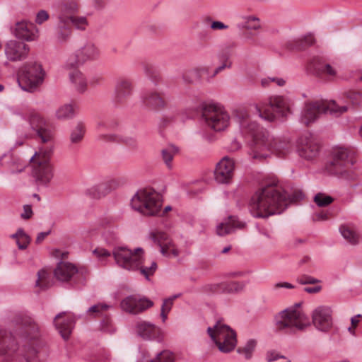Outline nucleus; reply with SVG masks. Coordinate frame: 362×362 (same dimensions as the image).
<instances>
[{
	"mask_svg": "<svg viewBox=\"0 0 362 362\" xmlns=\"http://www.w3.org/2000/svg\"><path fill=\"white\" fill-rule=\"evenodd\" d=\"M35 354L33 348L21 346L13 333L0 330V355L4 356L2 362H29V356Z\"/></svg>",
	"mask_w": 362,
	"mask_h": 362,
	"instance_id": "nucleus-5",
	"label": "nucleus"
},
{
	"mask_svg": "<svg viewBox=\"0 0 362 362\" xmlns=\"http://www.w3.org/2000/svg\"><path fill=\"white\" fill-rule=\"evenodd\" d=\"M49 274L45 269H41L37 272V279L35 286L42 289H47L51 286Z\"/></svg>",
	"mask_w": 362,
	"mask_h": 362,
	"instance_id": "nucleus-47",
	"label": "nucleus"
},
{
	"mask_svg": "<svg viewBox=\"0 0 362 362\" xmlns=\"http://www.w3.org/2000/svg\"><path fill=\"white\" fill-rule=\"evenodd\" d=\"M113 179L107 177L88 190V194L93 199H101L106 197L112 191Z\"/></svg>",
	"mask_w": 362,
	"mask_h": 362,
	"instance_id": "nucleus-33",
	"label": "nucleus"
},
{
	"mask_svg": "<svg viewBox=\"0 0 362 362\" xmlns=\"http://www.w3.org/2000/svg\"><path fill=\"white\" fill-rule=\"evenodd\" d=\"M312 322L317 330L327 332L333 325L332 308L327 305L317 306L312 313Z\"/></svg>",
	"mask_w": 362,
	"mask_h": 362,
	"instance_id": "nucleus-19",
	"label": "nucleus"
},
{
	"mask_svg": "<svg viewBox=\"0 0 362 362\" xmlns=\"http://www.w3.org/2000/svg\"><path fill=\"white\" fill-rule=\"evenodd\" d=\"M348 110V106L341 104L340 101L317 99L308 102L303 107L299 121L308 126L315 122L322 115L330 114L339 117Z\"/></svg>",
	"mask_w": 362,
	"mask_h": 362,
	"instance_id": "nucleus-3",
	"label": "nucleus"
},
{
	"mask_svg": "<svg viewBox=\"0 0 362 362\" xmlns=\"http://www.w3.org/2000/svg\"><path fill=\"white\" fill-rule=\"evenodd\" d=\"M275 323L277 329L288 333L303 330L310 325L300 303H296L279 313L275 317Z\"/></svg>",
	"mask_w": 362,
	"mask_h": 362,
	"instance_id": "nucleus-6",
	"label": "nucleus"
},
{
	"mask_svg": "<svg viewBox=\"0 0 362 362\" xmlns=\"http://www.w3.org/2000/svg\"><path fill=\"white\" fill-rule=\"evenodd\" d=\"M33 210L30 205H24L23 212L21 214L23 219H29L33 215Z\"/></svg>",
	"mask_w": 362,
	"mask_h": 362,
	"instance_id": "nucleus-61",
	"label": "nucleus"
},
{
	"mask_svg": "<svg viewBox=\"0 0 362 362\" xmlns=\"http://www.w3.org/2000/svg\"><path fill=\"white\" fill-rule=\"evenodd\" d=\"M95 140L103 148H107L112 144L113 142V134L110 124H107L105 121H100L98 123Z\"/></svg>",
	"mask_w": 362,
	"mask_h": 362,
	"instance_id": "nucleus-29",
	"label": "nucleus"
},
{
	"mask_svg": "<svg viewBox=\"0 0 362 362\" xmlns=\"http://www.w3.org/2000/svg\"><path fill=\"white\" fill-rule=\"evenodd\" d=\"M238 26L240 28L256 30H258L261 25L259 18L255 16H248L245 18V21L243 24H238Z\"/></svg>",
	"mask_w": 362,
	"mask_h": 362,
	"instance_id": "nucleus-49",
	"label": "nucleus"
},
{
	"mask_svg": "<svg viewBox=\"0 0 362 362\" xmlns=\"http://www.w3.org/2000/svg\"><path fill=\"white\" fill-rule=\"evenodd\" d=\"M86 126L83 122H78L69 133V143L71 146H78L83 140L86 134Z\"/></svg>",
	"mask_w": 362,
	"mask_h": 362,
	"instance_id": "nucleus-38",
	"label": "nucleus"
},
{
	"mask_svg": "<svg viewBox=\"0 0 362 362\" xmlns=\"http://www.w3.org/2000/svg\"><path fill=\"white\" fill-rule=\"evenodd\" d=\"M333 198L323 193H317L314 197V202L320 207L326 206L333 202Z\"/></svg>",
	"mask_w": 362,
	"mask_h": 362,
	"instance_id": "nucleus-51",
	"label": "nucleus"
},
{
	"mask_svg": "<svg viewBox=\"0 0 362 362\" xmlns=\"http://www.w3.org/2000/svg\"><path fill=\"white\" fill-rule=\"evenodd\" d=\"M173 304L171 300L164 299L160 308V312L169 313L172 309Z\"/></svg>",
	"mask_w": 362,
	"mask_h": 362,
	"instance_id": "nucleus-62",
	"label": "nucleus"
},
{
	"mask_svg": "<svg viewBox=\"0 0 362 362\" xmlns=\"http://www.w3.org/2000/svg\"><path fill=\"white\" fill-rule=\"evenodd\" d=\"M253 107L259 117L267 122H273L276 115L285 117L290 111L288 100L279 95L269 98L268 102H262L259 105L254 104Z\"/></svg>",
	"mask_w": 362,
	"mask_h": 362,
	"instance_id": "nucleus-10",
	"label": "nucleus"
},
{
	"mask_svg": "<svg viewBox=\"0 0 362 362\" xmlns=\"http://www.w3.org/2000/svg\"><path fill=\"white\" fill-rule=\"evenodd\" d=\"M284 358V356L274 350L268 351L265 355V359L267 362H273Z\"/></svg>",
	"mask_w": 362,
	"mask_h": 362,
	"instance_id": "nucleus-56",
	"label": "nucleus"
},
{
	"mask_svg": "<svg viewBox=\"0 0 362 362\" xmlns=\"http://www.w3.org/2000/svg\"><path fill=\"white\" fill-rule=\"evenodd\" d=\"M93 253L95 255L100 259L110 256V252L104 248H95Z\"/></svg>",
	"mask_w": 362,
	"mask_h": 362,
	"instance_id": "nucleus-60",
	"label": "nucleus"
},
{
	"mask_svg": "<svg viewBox=\"0 0 362 362\" xmlns=\"http://www.w3.org/2000/svg\"><path fill=\"white\" fill-rule=\"evenodd\" d=\"M132 208L142 215L158 216L161 214V197L151 188L141 189L131 199Z\"/></svg>",
	"mask_w": 362,
	"mask_h": 362,
	"instance_id": "nucleus-7",
	"label": "nucleus"
},
{
	"mask_svg": "<svg viewBox=\"0 0 362 362\" xmlns=\"http://www.w3.org/2000/svg\"><path fill=\"white\" fill-rule=\"evenodd\" d=\"M206 68H197L188 71L183 75V79L187 83H193L199 79L200 75L206 73Z\"/></svg>",
	"mask_w": 362,
	"mask_h": 362,
	"instance_id": "nucleus-48",
	"label": "nucleus"
},
{
	"mask_svg": "<svg viewBox=\"0 0 362 362\" xmlns=\"http://www.w3.org/2000/svg\"><path fill=\"white\" fill-rule=\"evenodd\" d=\"M21 235H23V239H24V241L25 240L26 243L30 242L31 239L30 236L27 235L22 228H19L16 233L12 234L11 238L16 239L17 241Z\"/></svg>",
	"mask_w": 362,
	"mask_h": 362,
	"instance_id": "nucleus-58",
	"label": "nucleus"
},
{
	"mask_svg": "<svg viewBox=\"0 0 362 362\" xmlns=\"http://www.w3.org/2000/svg\"><path fill=\"white\" fill-rule=\"evenodd\" d=\"M236 47L237 44L235 42H228L221 46L217 54V59L220 62V65L214 69L209 79L215 77L224 69L232 67L233 62L231 57L234 55Z\"/></svg>",
	"mask_w": 362,
	"mask_h": 362,
	"instance_id": "nucleus-24",
	"label": "nucleus"
},
{
	"mask_svg": "<svg viewBox=\"0 0 362 362\" xmlns=\"http://www.w3.org/2000/svg\"><path fill=\"white\" fill-rule=\"evenodd\" d=\"M136 362H155V358H151L149 351L144 349L140 348L136 358Z\"/></svg>",
	"mask_w": 362,
	"mask_h": 362,
	"instance_id": "nucleus-54",
	"label": "nucleus"
},
{
	"mask_svg": "<svg viewBox=\"0 0 362 362\" xmlns=\"http://www.w3.org/2000/svg\"><path fill=\"white\" fill-rule=\"evenodd\" d=\"M141 253H144L141 247L132 250L124 246L115 245V263L122 269L134 272L139 265L137 259Z\"/></svg>",
	"mask_w": 362,
	"mask_h": 362,
	"instance_id": "nucleus-14",
	"label": "nucleus"
},
{
	"mask_svg": "<svg viewBox=\"0 0 362 362\" xmlns=\"http://www.w3.org/2000/svg\"><path fill=\"white\" fill-rule=\"evenodd\" d=\"M164 92L160 88L147 89L141 93V101L142 104L153 110H158L165 107L166 101L163 96Z\"/></svg>",
	"mask_w": 362,
	"mask_h": 362,
	"instance_id": "nucleus-22",
	"label": "nucleus"
},
{
	"mask_svg": "<svg viewBox=\"0 0 362 362\" xmlns=\"http://www.w3.org/2000/svg\"><path fill=\"white\" fill-rule=\"evenodd\" d=\"M228 26L221 21H214L211 24V28L213 30H225Z\"/></svg>",
	"mask_w": 362,
	"mask_h": 362,
	"instance_id": "nucleus-64",
	"label": "nucleus"
},
{
	"mask_svg": "<svg viewBox=\"0 0 362 362\" xmlns=\"http://www.w3.org/2000/svg\"><path fill=\"white\" fill-rule=\"evenodd\" d=\"M33 176L38 187H47L54 177V168L49 160H37L33 168Z\"/></svg>",
	"mask_w": 362,
	"mask_h": 362,
	"instance_id": "nucleus-20",
	"label": "nucleus"
},
{
	"mask_svg": "<svg viewBox=\"0 0 362 362\" xmlns=\"http://www.w3.org/2000/svg\"><path fill=\"white\" fill-rule=\"evenodd\" d=\"M71 81L74 83L76 90L80 93L86 91L87 88V81L83 74L78 70L74 69L69 73Z\"/></svg>",
	"mask_w": 362,
	"mask_h": 362,
	"instance_id": "nucleus-44",
	"label": "nucleus"
},
{
	"mask_svg": "<svg viewBox=\"0 0 362 362\" xmlns=\"http://www.w3.org/2000/svg\"><path fill=\"white\" fill-rule=\"evenodd\" d=\"M72 26L74 25L71 21L58 19L57 35L59 40L64 42L69 38L71 35Z\"/></svg>",
	"mask_w": 362,
	"mask_h": 362,
	"instance_id": "nucleus-40",
	"label": "nucleus"
},
{
	"mask_svg": "<svg viewBox=\"0 0 362 362\" xmlns=\"http://www.w3.org/2000/svg\"><path fill=\"white\" fill-rule=\"evenodd\" d=\"M54 276L62 282L70 281L71 284H83L84 278L76 267L69 262H60L54 271Z\"/></svg>",
	"mask_w": 362,
	"mask_h": 362,
	"instance_id": "nucleus-18",
	"label": "nucleus"
},
{
	"mask_svg": "<svg viewBox=\"0 0 362 362\" xmlns=\"http://www.w3.org/2000/svg\"><path fill=\"white\" fill-rule=\"evenodd\" d=\"M79 6L75 0H64L59 6L58 19L71 21L72 25L78 30H84L88 25L87 19L78 16Z\"/></svg>",
	"mask_w": 362,
	"mask_h": 362,
	"instance_id": "nucleus-12",
	"label": "nucleus"
},
{
	"mask_svg": "<svg viewBox=\"0 0 362 362\" xmlns=\"http://www.w3.org/2000/svg\"><path fill=\"white\" fill-rule=\"evenodd\" d=\"M178 152V148L175 146H169L161 151L162 159L166 167L171 170L173 167V160Z\"/></svg>",
	"mask_w": 362,
	"mask_h": 362,
	"instance_id": "nucleus-45",
	"label": "nucleus"
},
{
	"mask_svg": "<svg viewBox=\"0 0 362 362\" xmlns=\"http://www.w3.org/2000/svg\"><path fill=\"white\" fill-rule=\"evenodd\" d=\"M245 223L239 221L235 216H230L228 219L218 223L216 230L217 235L223 236L235 231L237 228H242Z\"/></svg>",
	"mask_w": 362,
	"mask_h": 362,
	"instance_id": "nucleus-35",
	"label": "nucleus"
},
{
	"mask_svg": "<svg viewBox=\"0 0 362 362\" xmlns=\"http://www.w3.org/2000/svg\"><path fill=\"white\" fill-rule=\"evenodd\" d=\"M154 305L153 300L146 296L132 294L125 297L120 302V308L126 313L137 315L144 313Z\"/></svg>",
	"mask_w": 362,
	"mask_h": 362,
	"instance_id": "nucleus-15",
	"label": "nucleus"
},
{
	"mask_svg": "<svg viewBox=\"0 0 362 362\" xmlns=\"http://www.w3.org/2000/svg\"><path fill=\"white\" fill-rule=\"evenodd\" d=\"M28 119L31 129L37 133L42 143L49 142L52 139V132L45 120L34 110L28 112Z\"/></svg>",
	"mask_w": 362,
	"mask_h": 362,
	"instance_id": "nucleus-23",
	"label": "nucleus"
},
{
	"mask_svg": "<svg viewBox=\"0 0 362 362\" xmlns=\"http://www.w3.org/2000/svg\"><path fill=\"white\" fill-rule=\"evenodd\" d=\"M307 69L314 76L327 80L338 76L339 66L337 63L329 62L320 57H314L307 65Z\"/></svg>",
	"mask_w": 362,
	"mask_h": 362,
	"instance_id": "nucleus-13",
	"label": "nucleus"
},
{
	"mask_svg": "<svg viewBox=\"0 0 362 362\" xmlns=\"http://www.w3.org/2000/svg\"><path fill=\"white\" fill-rule=\"evenodd\" d=\"M55 115L61 120L72 119L75 116L74 107L71 104H64L56 110Z\"/></svg>",
	"mask_w": 362,
	"mask_h": 362,
	"instance_id": "nucleus-46",
	"label": "nucleus"
},
{
	"mask_svg": "<svg viewBox=\"0 0 362 362\" xmlns=\"http://www.w3.org/2000/svg\"><path fill=\"white\" fill-rule=\"evenodd\" d=\"M100 329L102 332L111 334L113 330L112 317L106 314L102 317Z\"/></svg>",
	"mask_w": 362,
	"mask_h": 362,
	"instance_id": "nucleus-52",
	"label": "nucleus"
},
{
	"mask_svg": "<svg viewBox=\"0 0 362 362\" xmlns=\"http://www.w3.org/2000/svg\"><path fill=\"white\" fill-rule=\"evenodd\" d=\"M64 314L65 313L63 312L57 315L54 319L53 323L63 339H68L74 327V320L69 317L60 321Z\"/></svg>",
	"mask_w": 362,
	"mask_h": 362,
	"instance_id": "nucleus-32",
	"label": "nucleus"
},
{
	"mask_svg": "<svg viewBox=\"0 0 362 362\" xmlns=\"http://www.w3.org/2000/svg\"><path fill=\"white\" fill-rule=\"evenodd\" d=\"M297 281L301 285L318 284L321 281L308 274H303L297 278Z\"/></svg>",
	"mask_w": 362,
	"mask_h": 362,
	"instance_id": "nucleus-53",
	"label": "nucleus"
},
{
	"mask_svg": "<svg viewBox=\"0 0 362 362\" xmlns=\"http://www.w3.org/2000/svg\"><path fill=\"white\" fill-rule=\"evenodd\" d=\"M339 230L344 239L351 245H356L358 243L359 235L354 226L349 223L342 224Z\"/></svg>",
	"mask_w": 362,
	"mask_h": 362,
	"instance_id": "nucleus-39",
	"label": "nucleus"
},
{
	"mask_svg": "<svg viewBox=\"0 0 362 362\" xmlns=\"http://www.w3.org/2000/svg\"><path fill=\"white\" fill-rule=\"evenodd\" d=\"M0 164L7 168L11 173H21L25 168L21 159L13 153H6L0 157Z\"/></svg>",
	"mask_w": 362,
	"mask_h": 362,
	"instance_id": "nucleus-31",
	"label": "nucleus"
},
{
	"mask_svg": "<svg viewBox=\"0 0 362 362\" xmlns=\"http://www.w3.org/2000/svg\"><path fill=\"white\" fill-rule=\"evenodd\" d=\"M235 170L234 160L228 157H223L217 164L214 170V177L217 182L228 184L233 178Z\"/></svg>",
	"mask_w": 362,
	"mask_h": 362,
	"instance_id": "nucleus-25",
	"label": "nucleus"
},
{
	"mask_svg": "<svg viewBox=\"0 0 362 362\" xmlns=\"http://www.w3.org/2000/svg\"><path fill=\"white\" fill-rule=\"evenodd\" d=\"M13 33L19 39L32 41L37 37V30L33 23L21 21L16 24Z\"/></svg>",
	"mask_w": 362,
	"mask_h": 362,
	"instance_id": "nucleus-28",
	"label": "nucleus"
},
{
	"mask_svg": "<svg viewBox=\"0 0 362 362\" xmlns=\"http://www.w3.org/2000/svg\"><path fill=\"white\" fill-rule=\"evenodd\" d=\"M245 286V283L243 281H226L209 285L208 288L213 292L234 293L242 291Z\"/></svg>",
	"mask_w": 362,
	"mask_h": 362,
	"instance_id": "nucleus-30",
	"label": "nucleus"
},
{
	"mask_svg": "<svg viewBox=\"0 0 362 362\" xmlns=\"http://www.w3.org/2000/svg\"><path fill=\"white\" fill-rule=\"evenodd\" d=\"M257 345V341L256 339H250L247 340L243 346H238L236 351L239 355L242 356L244 359L250 360L253 356Z\"/></svg>",
	"mask_w": 362,
	"mask_h": 362,
	"instance_id": "nucleus-42",
	"label": "nucleus"
},
{
	"mask_svg": "<svg viewBox=\"0 0 362 362\" xmlns=\"http://www.w3.org/2000/svg\"><path fill=\"white\" fill-rule=\"evenodd\" d=\"M134 330L137 336L144 340L156 341L163 340L161 329L149 321L138 320L135 322Z\"/></svg>",
	"mask_w": 362,
	"mask_h": 362,
	"instance_id": "nucleus-21",
	"label": "nucleus"
},
{
	"mask_svg": "<svg viewBox=\"0 0 362 362\" xmlns=\"http://www.w3.org/2000/svg\"><path fill=\"white\" fill-rule=\"evenodd\" d=\"M112 305L105 303H98L91 305L86 312L88 318L95 319L103 317Z\"/></svg>",
	"mask_w": 362,
	"mask_h": 362,
	"instance_id": "nucleus-41",
	"label": "nucleus"
},
{
	"mask_svg": "<svg viewBox=\"0 0 362 362\" xmlns=\"http://www.w3.org/2000/svg\"><path fill=\"white\" fill-rule=\"evenodd\" d=\"M39 327L30 318L24 319L17 330V334L25 339H34L38 337Z\"/></svg>",
	"mask_w": 362,
	"mask_h": 362,
	"instance_id": "nucleus-34",
	"label": "nucleus"
},
{
	"mask_svg": "<svg viewBox=\"0 0 362 362\" xmlns=\"http://www.w3.org/2000/svg\"><path fill=\"white\" fill-rule=\"evenodd\" d=\"M202 118L205 124L215 132L225 130L230 122L229 113L221 105L214 103L204 107Z\"/></svg>",
	"mask_w": 362,
	"mask_h": 362,
	"instance_id": "nucleus-11",
	"label": "nucleus"
},
{
	"mask_svg": "<svg viewBox=\"0 0 362 362\" xmlns=\"http://www.w3.org/2000/svg\"><path fill=\"white\" fill-rule=\"evenodd\" d=\"M132 90V84L128 80L124 78L118 79L115 88V103L122 102L131 94Z\"/></svg>",
	"mask_w": 362,
	"mask_h": 362,
	"instance_id": "nucleus-37",
	"label": "nucleus"
},
{
	"mask_svg": "<svg viewBox=\"0 0 362 362\" xmlns=\"http://www.w3.org/2000/svg\"><path fill=\"white\" fill-rule=\"evenodd\" d=\"M320 144L310 132L303 134L297 141V151L299 156L306 160L315 158L320 153Z\"/></svg>",
	"mask_w": 362,
	"mask_h": 362,
	"instance_id": "nucleus-16",
	"label": "nucleus"
},
{
	"mask_svg": "<svg viewBox=\"0 0 362 362\" xmlns=\"http://www.w3.org/2000/svg\"><path fill=\"white\" fill-rule=\"evenodd\" d=\"M304 198L303 192L297 189L287 194L281 187L270 185L257 190L252 197L249 209L255 218H267L282 213L291 202Z\"/></svg>",
	"mask_w": 362,
	"mask_h": 362,
	"instance_id": "nucleus-2",
	"label": "nucleus"
},
{
	"mask_svg": "<svg viewBox=\"0 0 362 362\" xmlns=\"http://www.w3.org/2000/svg\"><path fill=\"white\" fill-rule=\"evenodd\" d=\"M234 115L239 124L240 134L250 140L248 154L252 159L262 160L272 153L284 156L289 152L291 145L288 141H276L268 131L250 119L245 109L235 110Z\"/></svg>",
	"mask_w": 362,
	"mask_h": 362,
	"instance_id": "nucleus-1",
	"label": "nucleus"
},
{
	"mask_svg": "<svg viewBox=\"0 0 362 362\" xmlns=\"http://www.w3.org/2000/svg\"><path fill=\"white\" fill-rule=\"evenodd\" d=\"M207 333L221 353H230L237 346L235 332L222 320H217L213 327H209Z\"/></svg>",
	"mask_w": 362,
	"mask_h": 362,
	"instance_id": "nucleus-8",
	"label": "nucleus"
},
{
	"mask_svg": "<svg viewBox=\"0 0 362 362\" xmlns=\"http://www.w3.org/2000/svg\"><path fill=\"white\" fill-rule=\"evenodd\" d=\"M242 146V142L238 137H235L230 143L229 149L231 151H236L239 150Z\"/></svg>",
	"mask_w": 362,
	"mask_h": 362,
	"instance_id": "nucleus-63",
	"label": "nucleus"
},
{
	"mask_svg": "<svg viewBox=\"0 0 362 362\" xmlns=\"http://www.w3.org/2000/svg\"><path fill=\"white\" fill-rule=\"evenodd\" d=\"M29 52L28 46L23 42L10 40L5 47V54L10 61H21L24 59Z\"/></svg>",
	"mask_w": 362,
	"mask_h": 362,
	"instance_id": "nucleus-26",
	"label": "nucleus"
},
{
	"mask_svg": "<svg viewBox=\"0 0 362 362\" xmlns=\"http://www.w3.org/2000/svg\"><path fill=\"white\" fill-rule=\"evenodd\" d=\"M175 354L169 350H164L156 354L155 362H175Z\"/></svg>",
	"mask_w": 362,
	"mask_h": 362,
	"instance_id": "nucleus-50",
	"label": "nucleus"
},
{
	"mask_svg": "<svg viewBox=\"0 0 362 362\" xmlns=\"http://www.w3.org/2000/svg\"><path fill=\"white\" fill-rule=\"evenodd\" d=\"M45 71L37 62H28L21 69L18 82L22 90L33 93L42 84Z\"/></svg>",
	"mask_w": 362,
	"mask_h": 362,
	"instance_id": "nucleus-9",
	"label": "nucleus"
},
{
	"mask_svg": "<svg viewBox=\"0 0 362 362\" xmlns=\"http://www.w3.org/2000/svg\"><path fill=\"white\" fill-rule=\"evenodd\" d=\"M53 150L54 142L52 139L49 142L42 143V145L40 147L39 152H35V153L31 157L30 161H33L35 157L37 161L42 160H49V157L53 153Z\"/></svg>",
	"mask_w": 362,
	"mask_h": 362,
	"instance_id": "nucleus-43",
	"label": "nucleus"
},
{
	"mask_svg": "<svg viewBox=\"0 0 362 362\" xmlns=\"http://www.w3.org/2000/svg\"><path fill=\"white\" fill-rule=\"evenodd\" d=\"M355 163V151L353 149L336 146L332 149L331 158L325 163L324 170L329 175L353 180L355 175L350 171V169Z\"/></svg>",
	"mask_w": 362,
	"mask_h": 362,
	"instance_id": "nucleus-4",
	"label": "nucleus"
},
{
	"mask_svg": "<svg viewBox=\"0 0 362 362\" xmlns=\"http://www.w3.org/2000/svg\"><path fill=\"white\" fill-rule=\"evenodd\" d=\"M144 253H141L138 260V266L135 268L134 271H139L140 274L143 275L146 280H150V276L153 275L156 272L158 266L155 261H146L144 258Z\"/></svg>",
	"mask_w": 362,
	"mask_h": 362,
	"instance_id": "nucleus-36",
	"label": "nucleus"
},
{
	"mask_svg": "<svg viewBox=\"0 0 362 362\" xmlns=\"http://www.w3.org/2000/svg\"><path fill=\"white\" fill-rule=\"evenodd\" d=\"M295 286L288 282H277L273 285V290L276 291L280 288L293 289Z\"/></svg>",
	"mask_w": 362,
	"mask_h": 362,
	"instance_id": "nucleus-59",
	"label": "nucleus"
},
{
	"mask_svg": "<svg viewBox=\"0 0 362 362\" xmlns=\"http://www.w3.org/2000/svg\"><path fill=\"white\" fill-rule=\"evenodd\" d=\"M153 238L154 242L159 245L160 251L163 256L168 257L178 256L179 252L177 249L166 233L158 232L153 234Z\"/></svg>",
	"mask_w": 362,
	"mask_h": 362,
	"instance_id": "nucleus-27",
	"label": "nucleus"
},
{
	"mask_svg": "<svg viewBox=\"0 0 362 362\" xmlns=\"http://www.w3.org/2000/svg\"><path fill=\"white\" fill-rule=\"evenodd\" d=\"M48 18H49V14H48L47 11H46L45 10H40L36 15L35 23L39 25H41L45 21L48 20Z\"/></svg>",
	"mask_w": 362,
	"mask_h": 362,
	"instance_id": "nucleus-57",
	"label": "nucleus"
},
{
	"mask_svg": "<svg viewBox=\"0 0 362 362\" xmlns=\"http://www.w3.org/2000/svg\"><path fill=\"white\" fill-rule=\"evenodd\" d=\"M100 57V50L92 42H86L83 46L76 51L74 59H69L66 66L74 69L78 64H83L88 61H93Z\"/></svg>",
	"mask_w": 362,
	"mask_h": 362,
	"instance_id": "nucleus-17",
	"label": "nucleus"
},
{
	"mask_svg": "<svg viewBox=\"0 0 362 362\" xmlns=\"http://www.w3.org/2000/svg\"><path fill=\"white\" fill-rule=\"evenodd\" d=\"M347 98L356 105H362V93L358 91H349L346 93Z\"/></svg>",
	"mask_w": 362,
	"mask_h": 362,
	"instance_id": "nucleus-55",
	"label": "nucleus"
}]
</instances>
